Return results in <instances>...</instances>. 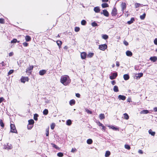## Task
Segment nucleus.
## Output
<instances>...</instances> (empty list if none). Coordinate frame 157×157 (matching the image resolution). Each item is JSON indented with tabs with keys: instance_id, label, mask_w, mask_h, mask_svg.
<instances>
[{
	"instance_id": "1",
	"label": "nucleus",
	"mask_w": 157,
	"mask_h": 157,
	"mask_svg": "<svg viewBox=\"0 0 157 157\" xmlns=\"http://www.w3.org/2000/svg\"><path fill=\"white\" fill-rule=\"evenodd\" d=\"M60 82L63 85L67 86L71 82V80L69 76L64 75L61 77Z\"/></svg>"
},
{
	"instance_id": "2",
	"label": "nucleus",
	"mask_w": 157,
	"mask_h": 157,
	"mask_svg": "<svg viewBox=\"0 0 157 157\" xmlns=\"http://www.w3.org/2000/svg\"><path fill=\"white\" fill-rule=\"evenodd\" d=\"M29 124L28 125L27 128L28 129H31L33 126L34 122L33 120L30 119L28 121Z\"/></svg>"
},
{
	"instance_id": "3",
	"label": "nucleus",
	"mask_w": 157,
	"mask_h": 157,
	"mask_svg": "<svg viewBox=\"0 0 157 157\" xmlns=\"http://www.w3.org/2000/svg\"><path fill=\"white\" fill-rule=\"evenodd\" d=\"M10 132L13 133H17V131L15 127L14 124H10Z\"/></svg>"
},
{
	"instance_id": "4",
	"label": "nucleus",
	"mask_w": 157,
	"mask_h": 157,
	"mask_svg": "<svg viewBox=\"0 0 157 157\" xmlns=\"http://www.w3.org/2000/svg\"><path fill=\"white\" fill-rule=\"evenodd\" d=\"M107 48V45L106 44H103L99 45V48L101 50L104 51Z\"/></svg>"
},
{
	"instance_id": "5",
	"label": "nucleus",
	"mask_w": 157,
	"mask_h": 157,
	"mask_svg": "<svg viewBox=\"0 0 157 157\" xmlns=\"http://www.w3.org/2000/svg\"><path fill=\"white\" fill-rule=\"evenodd\" d=\"M21 80V82L24 83L26 81H28L29 78L28 77H22Z\"/></svg>"
},
{
	"instance_id": "6",
	"label": "nucleus",
	"mask_w": 157,
	"mask_h": 157,
	"mask_svg": "<svg viewBox=\"0 0 157 157\" xmlns=\"http://www.w3.org/2000/svg\"><path fill=\"white\" fill-rule=\"evenodd\" d=\"M117 76V72L113 73L112 74V75L109 76L110 78L113 80L115 79Z\"/></svg>"
},
{
	"instance_id": "7",
	"label": "nucleus",
	"mask_w": 157,
	"mask_h": 157,
	"mask_svg": "<svg viewBox=\"0 0 157 157\" xmlns=\"http://www.w3.org/2000/svg\"><path fill=\"white\" fill-rule=\"evenodd\" d=\"M117 10L115 8H114L111 14L113 16H115L117 15Z\"/></svg>"
},
{
	"instance_id": "8",
	"label": "nucleus",
	"mask_w": 157,
	"mask_h": 157,
	"mask_svg": "<svg viewBox=\"0 0 157 157\" xmlns=\"http://www.w3.org/2000/svg\"><path fill=\"white\" fill-rule=\"evenodd\" d=\"M118 98L119 100H125L126 97L125 96L120 95L118 96Z\"/></svg>"
},
{
	"instance_id": "9",
	"label": "nucleus",
	"mask_w": 157,
	"mask_h": 157,
	"mask_svg": "<svg viewBox=\"0 0 157 157\" xmlns=\"http://www.w3.org/2000/svg\"><path fill=\"white\" fill-rule=\"evenodd\" d=\"M102 14L106 17H108L109 15V13L106 10H103V12L101 13V14Z\"/></svg>"
},
{
	"instance_id": "10",
	"label": "nucleus",
	"mask_w": 157,
	"mask_h": 157,
	"mask_svg": "<svg viewBox=\"0 0 157 157\" xmlns=\"http://www.w3.org/2000/svg\"><path fill=\"white\" fill-rule=\"evenodd\" d=\"M121 7H122V11L123 12L124 10L126 8V5L125 3L122 2L121 4Z\"/></svg>"
},
{
	"instance_id": "11",
	"label": "nucleus",
	"mask_w": 157,
	"mask_h": 157,
	"mask_svg": "<svg viewBox=\"0 0 157 157\" xmlns=\"http://www.w3.org/2000/svg\"><path fill=\"white\" fill-rule=\"evenodd\" d=\"M46 71L45 70H42L40 71L39 74L40 75H43L46 73Z\"/></svg>"
},
{
	"instance_id": "12",
	"label": "nucleus",
	"mask_w": 157,
	"mask_h": 157,
	"mask_svg": "<svg viewBox=\"0 0 157 157\" xmlns=\"http://www.w3.org/2000/svg\"><path fill=\"white\" fill-rule=\"evenodd\" d=\"M94 10L95 13H98L100 12V9L99 7L97 6L94 8Z\"/></svg>"
},
{
	"instance_id": "13",
	"label": "nucleus",
	"mask_w": 157,
	"mask_h": 157,
	"mask_svg": "<svg viewBox=\"0 0 157 157\" xmlns=\"http://www.w3.org/2000/svg\"><path fill=\"white\" fill-rule=\"evenodd\" d=\"M150 59L153 62H155L157 60V57L153 56L150 58Z\"/></svg>"
},
{
	"instance_id": "14",
	"label": "nucleus",
	"mask_w": 157,
	"mask_h": 157,
	"mask_svg": "<svg viewBox=\"0 0 157 157\" xmlns=\"http://www.w3.org/2000/svg\"><path fill=\"white\" fill-rule=\"evenodd\" d=\"M86 54L85 52H83L81 54V57L83 59H85L86 58Z\"/></svg>"
},
{
	"instance_id": "15",
	"label": "nucleus",
	"mask_w": 157,
	"mask_h": 157,
	"mask_svg": "<svg viewBox=\"0 0 157 157\" xmlns=\"http://www.w3.org/2000/svg\"><path fill=\"white\" fill-rule=\"evenodd\" d=\"M126 55L128 56H131L132 55V53L129 51H127L126 52Z\"/></svg>"
},
{
	"instance_id": "16",
	"label": "nucleus",
	"mask_w": 157,
	"mask_h": 157,
	"mask_svg": "<svg viewBox=\"0 0 157 157\" xmlns=\"http://www.w3.org/2000/svg\"><path fill=\"white\" fill-rule=\"evenodd\" d=\"M123 78L124 80H127L129 78V76L128 74H124L123 75Z\"/></svg>"
},
{
	"instance_id": "17",
	"label": "nucleus",
	"mask_w": 157,
	"mask_h": 157,
	"mask_svg": "<svg viewBox=\"0 0 157 157\" xmlns=\"http://www.w3.org/2000/svg\"><path fill=\"white\" fill-rule=\"evenodd\" d=\"M25 39L27 42L31 40V37L29 35H26L25 37Z\"/></svg>"
},
{
	"instance_id": "18",
	"label": "nucleus",
	"mask_w": 157,
	"mask_h": 157,
	"mask_svg": "<svg viewBox=\"0 0 157 157\" xmlns=\"http://www.w3.org/2000/svg\"><path fill=\"white\" fill-rule=\"evenodd\" d=\"M33 66H29L28 67L27 69H26V72L27 73L29 72V71L32 70L33 69Z\"/></svg>"
},
{
	"instance_id": "19",
	"label": "nucleus",
	"mask_w": 157,
	"mask_h": 157,
	"mask_svg": "<svg viewBox=\"0 0 157 157\" xmlns=\"http://www.w3.org/2000/svg\"><path fill=\"white\" fill-rule=\"evenodd\" d=\"M149 113V111L147 110H144L140 112V114H146Z\"/></svg>"
},
{
	"instance_id": "20",
	"label": "nucleus",
	"mask_w": 157,
	"mask_h": 157,
	"mask_svg": "<svg viewBox=\"0 0 157 157\" xmlns=\"http://www.w3.org/2000/svg\"><path fill=\"white\" fill-rule=\"evenodd\" d=\"M143 75V73H139L138 74H137L136 75V78H140L141 77H142Z\"/></svg>"
},
{
	"instance_id": "21",
	"label": "nucleus",
	"mask_w": 157,
	"mask_h": 157,
	"mask_svg": "<svg viewBox=\"0 0 157 157\" xmlns=\"http://www.w3.org/2000/svg\"><path fill=\"white\" fill-rule=\"evenodd\" d=\"M134 21V18L133 17H132L130 21L127 22V23L129 25H130L133 23Z\"/></svg>"
},
{
	"instance_id": "22",
	"label": "nucleus",
	"mask_w": 157,
	"mask_h": 157,
	"mask_svg": "<svg viewBox=\"0 0 157 157\" xmlns=\"http://www.w3.org/2000/svg\"><path fill=\"white\" fill-rule=\"evenodd\" d=\"M148 132L149 134H151L152 136H154L155 134V132H153L151 129L149 130Z\"/></svg>"
},
{
	"instance_id": "23",
	"label": "nucleus",
	"mask_w": 157,
	"mask_h": 157,
	"mask_svg": "<svg viewBox=\"0 0 157 157\" xmlns=\"http://www.w3.org/2000/svg\"><path fill=\"white\" fill-rule=\"evenodd\" d=\"M113 90V91L115 92H118L119 91L118 87L117 86H114Z\"/></svg>"
},
{
	"instance_id": "24",
	"label": "nucleus",
	"mask_w": 157,
	"mask_h": 157,
	"mask_svg": "<svg viewBox=\"0 0 157 157\" xmlns=\"http://www.w3.org/2000/svg\"><path fill=\"white\" fill-rule=\"evenodd\" d=\"M110 155V152L109 151H106L105 156L106 157H107L109 156Z\"/></svg>"
},
{
	"instance_id": "25",
	"label": "nucleus",
	"mask_w": 157,
	"mask_h": 157,
	"mask_svg": "<svg viewBox=\"0 0 157 157\" xmlns=\"http://www.w3.org/2000/svg\"><path fill=\"white\" fill-rule=\"evenodd\" d=\"M102 7L103 8L107 7L109 6V5L106 3H103L101 5Z\"/></svg>"
},
{
	"instance_id": "26",
	"label": "nucleus",
	"mask_w": 157,
	"mask_h": 157,
	"mask_svg": "<svg viewBox=\"0 0 157 157\" xmlns=\"http://www.w3.org/2000/svg\"><path fill=\"white\" fill-rule=\"evenodd\" d=\"M71 124V120H68L66 121V124L68 125H70Z\"/></svg>"
},
{
	"instance_id": "27",
	"label": "nucleus",
	"mask_w": 157,
	"mask_h": 157,
	"mask_svg": "<svg viewBox=\"0 0 157 157\" xmlns=\"http://www.w3.org/2000/svg\"><path fill=\"white\" fill-rule=\"evenodd\" d=\"M69 103L71 105H74L75 103V101L74 99L71 100L70 101Z\"/></svg>"
},
{
	"instance_id": "28",
	"label": "nucleus",
	"mask_w": 157,
	"mask_h": 157,
	"mask_svg": "<svg viewBox=\"0 0 157 157\" xmlns=\"http://www.w3.org/2000/svg\"><path fill=\"white\" fill-rule=\"evenodd\" d=\"M145 16L146 14L145 13H144L142 15L140 16V18L141 20H144L145 18Z\"/></svg>"
},
{
	"instance_id": "29",
	"label": "nucleus",
	"mask_w": 157,
	"mask_h": 157,
	"mask_svg": "<svg viewBox=\"0 0 157 157\" xmlns=\"http://www.w3.org/2000/svg\"><path fill=\"white\" fill-rule=\"evenodd\" d=\"M124 118L128 120L129 118V116L128 115V114L126 113H124Z\"/></svg>"
},
{
	"instance_id": "30",
	"label": "nucleus",
	"mask_w": 157,
	"mask_h": 157,
	"mask_svg": "<svg viewBox=\"0 0 157 157\" xmlns=\"http://www.w3.org/2000/svg\"><path fill=\"white\" fill-rule=\"evenodd\" d=\"M99 118L100 119H103L105 118L104 114H101L99 115Z\"/></svg>"
},
{
	"instance_id": "31",
	"label": "nucleus",
	"mask_w": 157,
	"mask_h": 157,
	"mask_svg": "<svg viewBox=\"0 0 157 157\" xmlns=\"http://www.w3.org/2000/svg\"><path fill=\"white\" fill-rule=\"evenodd\" d=\"M102 38L105 40H106L108 38V36L106 34H104L102 35Z\"/></svg>"
},
{
	"instance_id": "32",
	"label": "nucleus",
	"mask_w": 157,
	"mask_h": 157,
	"mask_svg": "<svg viewBox=\"0 0 157 157\" xmlns=\"http://www.w3.org/2000/svg\"><path fill=\"white\" fill-rule=\"evenodd\" d=\"M48 113V110L47 109H45L43 112V114L44 115H47Z\"/></svg>"
},
{
	"instance_id": "33",
	"label": "nucleus",
	"mask_w": 157,
	"mask_h": 157,
	"mask_svg": "<svg viewBox=\"0 0 157 157\" xmlns=\"http://www.w3.org/2000/svg\"><path fill=\"white\" fill-rule=\"evenodd\" d=\"M17 42L18 43H19V41H17V40L16 39H13L11 41V43H16Z\"/></svg>"
},
{
	"instance_id": "34",
	"label": "nucleus",
	"mask_w": 157,
	"mask_h": 157,
	"mask_svg": "<svg viewBox=\"0 0 157 157\" xmlns=\"http://www.w3.org/2000/svg\"><path fill=\"white\" fill-rule=\"evenodd\" d=\"M56 43L59 48H60V46L62 44L61 41L60 40H58L56 41Z\"/></svg>"
},
{
	"instance_id": "35",
	"label": "nucleus",
	"mask_w": 157,
	"mask_h": 157,
	"mask_svg": "<svg viewBox=\"0 0 157 157\" xmlns=\"http://www.w3.org/2000/svg\"><path fill=\"white\" fill-rule=\"evenodd\" d=\"M38 114H35L34 115V120H36V121H37V117H38Z\"/></svg>"
},
{
	"instance_id": "36",
	"label": "nucleus",
	"mask_w": 157,
	"mask_h": 157,
	"mask_svg": "<svg viewBox=\"0 0 157 157\" xmlns=\"http://www.w3.org/2000/svg\"><path fill=\"white\" fill-rule=\"evenodd\" d=\"M93 142L92 140L91 139H89L87 140V143L88 144H91Z\"/></svg>"
},
{
	"instance_id": "37",
	"label": "nucleus",
	"mask_w": 157,
	"mask_h": 157,
	"mask_svg": "<svg viewBox=\"0 0 157 157\" xmlns=\"http://www.w3.org/2000/svg\"><path fill=\"white\" fill-rule=\"evenodd\" d=\"M86 21L85 20H82L81 22V25H85L86 24Z\"/></svg>"
},
{
	"instance_id": "38",
	"label": "nucleus",
	"mask_w": 157,
	"mask_h": 157,
	"mask_svg": "<svg viewBox=\"0 0 157 157\" xmlns=\"http://www.w3.org/2000/svg\"><path fill=\"white\" fill-rule=\"evenodd\" d=\"M0 126L2 128H3L4 126V123H3L2 121V120H0Z\"/></svg>"
},
{
	"instance_id": "39",
	"label": "nucleus",
	"mask_w": 157,
	"mask_h": 157,
	"mask_svg": "<svg viewBox=\"0 0 157 157\" xmlns=\"http://www.w3.org/2000/svg\"><path fill=\"white\" fill-rule=\"evenodd\" d=\"M94 55V53H90L88 55L87 57L89 58H91Z\"/></svg>"
},
{
	"instance_id": "40",
	"label": "nucleus",
	"mask_w": 157,
	"mask_h": 157,
	"mask_svg": "<svg viewBox=\"0 0 157 157\" xmlns=\"http://www.w3.org/2000/svg\"><path fill=\"white\" fill-rule=\"evenodd\" d=\"M14 71V70H10L9 71V72H8V75H11V74L13 73V72Z\"/></svg>"
},
{
	"instance_id": "41",
	"label": "nucleus",
	"mask_w": 157,
	"mask_h": 157,
	"mask_svg": "<svg viewBox=\"0 0 157 157\" xmlns=\"http://www.w3.org/2000/svg\"><path fill=\"white\" fill-rule=\"evenodd\" d=\"M91 25L93 27H95L96 26H97L98 25L95 22H94L91 23Z\"/></svg>"
},
{
	"instance_id": "42",
	"label": "nucleus",
	"mask_w": 157,
	"mask_h": 157,
	"mask_svg": "<svg viewBox=\"0 0 157 157\" xmlns=\"http://www.w3.org/2000/svg\"><path fill=\"white\" fill-rule=\"evenodd\" d=\"M55 123H52L51 125V129L52 130H53L55 128Z\"/></svg>"
},
{
	"instance_id": "43",
	"label": "nucleus",
	"mask_w": 157,
	"mask_h": 157,
	"mask_svg": "<svg viewBox=\"0 0 157 157\" xmlns=\"http://www.w3.org/2000/svg\"><path fill=\"white\" fill-rule=\"evenodd\" d=\"M57 155L59 157H62L63 156V154L62 153L59 152L57 154Z\"/></svg>"
},
{
	"instance_id": "44",
	"label": "nucleus",
	"mask_w": 157,
	"mask_h": 157,
	"mask_svg": "<svg viewBox=\"0 0 157 157\" xmlns=\"http://www.w3.org/2000/svg\"><path fill=\"white\" fill-rule=\"evenodd\" d=\"M80 30V28L78 27H76L75 28V30L76 32H78Z\"/></svg>"
},
{
	"instance_id": "45",
	"label": "nucleus",
	"mask_w": 157,
	"mask_h": 157,
	"mask_svg": "<svg viewBox=\"0 0 157 157\" xmlns=\"http://www.w3.org/2000/svg\"><path fill=\"white\" fill-rule=\"evenodd\" d=\"M86 111L88 113H89L90 114H92V112L90 110H89L88 109H85Z\"/></svg>"
},
{
	"instance_id": "46",
	"label": "nucleus",
	"mask_w": 157,
	"mask_h": 157,
	"mask_svg": "<svg viewBox=\"0 0 157 157\" xmlns=\"http://www.w3.org/2000/svg\"><path fill=\"white\" fill-rule=\"evenodd\" d=\"M96 123L97 124L99 125V126H102L103 125V124L101 123L100 121H98L96 122Z\"/></svg>"
},
{
	"instance_id": "47",
	"label": "nucleus",
	"mask_w": 157,
	"mask_h": 157,
	"mask_svg": "<svg viewBox=\"0 0 157 157\" xmlns=\"http://www.w3.org/2000/svg\"><path fill=\"white\" fill-rule=\"evenodd\" d=\"M0 23L3 24L4 23V20L3 18H0Z\"/></svg>"
},
{
	"instance_id": "48",
	"label": "nucleus",
	"mask_w": 157,
	"mask_h": 157,
	"mask_svg": "<svg viewBox=\"0 0 157 157\" xmlns=\"http://www.w3.org/2000/svg\"><path fill=\"white\" fill-rule=\"evenodd\" d=\"M23 45L24 47H27L28 45V43L26 42H24L23 43Z\"/></svg>"
},
{
	"instance_id": "49",
	"label": "nucleus",
	"mask_w": 157,
	"mask_h": 157,
	"mask_svg": "<svg viewBox=\"0 0 157 157\" xmlns=\"http://www.w3.org/2000/svg\"><path fill=\"white\" fill-rule=\"evenodd\" d=\"M76 151V149L75 148H72L71 150V152H75Z\"/></svg>"
},
{
	"instance_id": "50",
	"label": "nucleus",
	"mask_w": 157,
	"mask_h": 157,
	"mask_svg": "<svg viewBox=\"0 0 157 157\" xmlns=\"http://www.w3.org/2000/svg\"><path fill=\"white\" fill-rule=\"evenodd\" d=\"M46 136H48L49 135V131H48V129H46Z\"/></svg>"
},
{
	"instance_id": "51",
	"label": "nucleus",
	"mask_w": 157,
	"mask_h": 157,
	"mask_svg": "<svg viewBox=\"0 0 157 157\" xmlns=\"http://www.w3.org/2000/svg\"><path fill=\"white\" fill-rule=\"evenodd\" d=\"M140 5V3H136L135 4V6L136 8L138 7H139Z\"/></svg>"
},
{
	"instance_id": "52",
	"label": "nucleus",
	"mask_w": 157,
	"mask_h": 157,
	"mask_svg": "<svg viewBox=\"0 0 157 157\" xmlns=\"http://www.w3.org/2000/svg\"><path fill=\"white\" fill-rule=\"evenodd\" d=\"M111 128L114 130H117L118 129L116 128L115 127L113 126H110Z\"/></svg>"
},
{
	"instance_id": "53",
	"label": "nucleus",
	"mask_w": 157,
	"mask_h": 157,
	"mask_svg": "<svg viewBox=\"0 0 157 157\" xmlns=\"http://www.w3.org/2000/svg\"><path fill=\"white\" fill-rule=\"evenodd\" d=\"M123 43H124V44L126 46H127L128 44V42H127L126 41H125V40L123 42Z\"/></svg>"
},
{
	"instance_id": "54",
	"label": "nucleus",
	"mask_w": 157,
	"mask_h": 157,
	"mask_svg": "<svg viewBox=\"0 0 157 157\" xmlns=\"http://www.w3.org/2000/svg\"><path fill=\"white\" fill-rule=\"evenodd\" d=\"M76 96L78 98H79L80 97V95L78 93H77L75 94Z\"/></svg>"
},
{
	"instance_id": "55",
	"label": "nucleus",
	"mask_w": 157,
	"mask_h": 157,
	"mask_svg": "<svg viewBox=\"0 0 157 157\" xmlns=\"http://www.w3.org/2000/svg\"><path fill=\"white\" fill-rule=\"evenodd\" d=\"M154 43L155 44L157 45V38H155L154 40Z\"/></svg>"
},
{
	"instance_id": "56",
	"label": "nucleus",
	"mask_w": 157,
	"mask_h": 157,
	"mask_svg": "<svg viewBox=\"0 0 157 157\" xmlns=\"http://www.w3.org/2000/svg\"><path fill=\"white\" fill-rule=\"evenodd\" d=\"M124 14L125 15L126 17H128L129 15V14L128 13V11H127L126 13H125Z\"/></svg>"
},
{
	"instance_id": "57",
	"label": "nucleus",
	"mask_w": 157,
	"mask_h": 157,
	"mask_svg": "<svg viewBox=\"0 0 157 157\" xmlns=\"http://www.w3.org/2000/svg\"><path fill=\"white\" fill-rule=\"evenodd\" d=\"M4 100V98L3 97L0 98V103H1Z\"/></svg>"
},
{
	"instance_id": "58",
	"label": "nucleus",
	"mask_w": 157,
	"mask_h": 157,
	"mask_svg": "<svg viewBox=\"0 0 157 157\" xmlns=\"http://www.w3.org/2000/svg\"><path fill=\"white\" fill-rule=\"evenodd\" d=\"M111 83L113 85H114L116 84V82L114 80L112 81H111Z\"/></svg>"
},
{
	"instance_id": "59",
	"label": "nucleus",
	"mask_w": 157,
	"mask_h": 157,
	"mask_svg": "<svg viewBox=\"0 0 157 157\" xmlns=\"http://www.w3.org/2000/svg\"><path fill=\"white\" fill-rule=\"evenodd\" d=\"M101 127H102V129L105 131V130L106 127L104 126L103 125Z\"/></svg>"
},
{
	"instance_id": "60",
	"label": "nucleus",
	"mask_w": 157,
	"mask_h": 157,
	"mask_svg": "<svg viewBox=\"0 0 157 157\" xmlns=\"http://www.w3.org/2000/svg\"><path fill=\"white\" fill-rule=\"evenodd\" d=\"M138 152L140 153V154H142L143 153V151L142 150H139V151H138Z\"/></svg>"
},
{
	"instance_id": "61",
	"label": "nucleus",
	"mask_w": 157,
	"mask_h": 157,
	"mask_svg": "<svg viewBox=\"0 0 157 157\" xmlns=\"http://www.w3.org/2000/svg\"><path fill=\"white\" fill-rule=\"evenodd\" d=\"M116 66L117 67H119L120 65L119 62L118 61H117L116 63Z\"/></svg>"
},
{
	"instance_id": "62",
	"label": "nucleus",
	"mask_w": 157,
	"mask_h": 157,
	"mask_svg": "<svg viewBox=\"0 0 157 157\" xmlns=\"http://www.w3.org/2000/svg\"><path fill=\"white\" fill-rule=\"evenodd\" d=\"M153 109L155 112H157V107H154Z\"/></svg>"
},
{
	"instance_id": "63",
	"label": "nucleus",
	"mask_w": 157,
	"mask_h": 157,
	"mask_svg": "<svg viewBox=\"0 0 157 157\" xmlns=\"http://www.w3.org/2000/svg\"><path fill=\"white\" fill-rule=\"evenodd\" d=\"M127 101L128 102H130L131 101V98H128L127 99Z\"/></svg>"
},
{
	"instance_id": "64",
	"label": "nucleus",
	"mask_w": 157,
	"mask_h": 157,
	"mask_svg": "<svg viewBox=\"0 0 157 157\" xmlns=\"http://www.w3.org/2000/svg\"><path fill=\"white\" fill-rule=\"evenodd\" d=\"M13 52H10L9 54V56H12L13 55Z\"/></svg>"
}]
</instances>
